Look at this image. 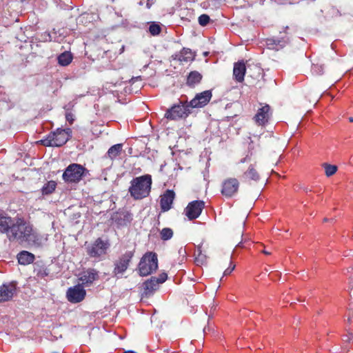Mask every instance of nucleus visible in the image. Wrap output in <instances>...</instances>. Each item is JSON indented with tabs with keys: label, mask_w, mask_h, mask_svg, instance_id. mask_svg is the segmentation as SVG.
I'll return each mask as SVG.
<instances>
[{
	"label": "nucleus",
	"mask_w": 353,
	"mask_h": 353,
	"mask_svg": "<svg viewBox=\"0 0 353 353\" xmlns=\"http://www.w3.org/2000/svg\"><path fill=\"white\" fill-rule=\"evenodd\" d=\"M7 235L10 241L19 240L34 245L39 243V238L36 233L33 232L32 228L21 220L17 221L16 223H11Z\"/></svg>",
	"instance_id": "f257e3e1"
},
{
	"label": "nucleus",
	"mask_w": 353,
	"mask_h": 353,
	"mask_svg": "<svg viewBox=\"0 0 353 353\" xmlns=\"http://www.w3.org/2000/svg\"><path fill=\"white\" fill-rule=\"evenodd\" d=\"M152 185V179L150 174L136 176L130 183L128 192L133 199L141 200L150 195Z\"/></svg>",
	"instance_id": "f03ea898"
},
{
	"label": "nucleus",
	"mask_w": 353,
	"mask_h": 353,
	"mask_svg": "<svg viewBox=\"0 0 353 353\" xmlns=\"http://www.w3.org/2000/svg\"><path fill=\"white\" fill-rule=\"evenodd\" d=\"M192 109L185 96L184 98L181 97L176 103L165 111L164 118L171 121L185 119L191 113Z\"/></svg>",
	"instance_id": "7ed1b4c3"
},
{
	"label": "nucleus",
	"mask_w": 353,
	"mask_h": 353,
	"mask_svg": "<svg viewBox=\"0 0 353 353\" xmlns=\"http://www.w3.org/2000/svg\"><path fill=\"white\" fill-rule=\"evenodd\" d=\"M71 137L72 130L70 128H57L56 131L49 133L40 142L46 147H61L65 144Z\"/></svg>",
	"instance_id": "20e7f679"
},
{
	"label": "nucleus",
	"mask_w": 353,
	"mask_h": 353,
	"mask_svg": "<svg viewBox=\"0 0 353 353\" xmlns=\"http://www.w3.org/2000/svg\"><path fill=\"white\" fill-rule=\"evenodd\" d=\"M89 171L82 165L73 163L65 169L62 179L68 184L79 183L85 177Z\"/></svg>",
	"instance_id": "39448f33"
},
{
	"label": "nucleus",
	"mask_w": 353,
	"mask_h": 353,
	"mask_svg": "<svg viewBox=\"0 0 353 353\" xmlns=\"http://www.w3.org/2000/svg\"><path fill=\"white\" fill-rule=\"evenodd\" d=\"M157 268V254L155 252H148L141 257L137 269L140 276H146L156 271Z\"/></svg>",
	"instance_id": "423d86ee"
},
{
	"label": "nucleus",
	"mask_w": 353,
	"mask_h": 353,
	"mask_svg": "<svg viewBox=\"0 0 353 353\" xmlns=\"http://www.w3.org/2000/svg\"><path fill=\"white\" fill-rule=\"evenodd\" d=\"M110 246L108 240L98 238L92 243L88 245L85 250L90 257L101 260L107 254Z\"/></svg>",
	"instance_id": "0eeeda50"
},
{
	"label": "nucleus",
	"mask_w": 353,
	"mask_h": 353,
	"mask_svg": "<svg viewBox=\"0 0 353 353\" xmlns=\"http://www.w3.org/2000/svg\"><path fill=\"white\" fill-rule=\"evenodd\" d=\"M134 255V250L126 251L121 255L114 263V270L112 273L117 278H120L121 275L128 270L130 263Z\"/></svg>",
	"instance_id": "6e6552de"
},
{
	"label": "nucleus",
	"mask_w": 353,
	"mask_h": 353,
	"mask_svg": "<svg viewBox=\"0 0 353 353\" xmlns=\"http://www.w3.org/2000/svg\"><path fill=\"white\" fill-rule=\"evenodd\" d=\"M168 279V274L163 272L158 277L152 276L143 283L142 296L149 297L158 290L159 285L164 283Z\"/></svg>",
	"instance_id": "1a4fd4ad"
},
{
	"label": "nucleus",
	"mask_w": 353,
	"mask_h": 353,
	"mask_svg": "<svg viewBox=\"0 0 353 353\" xmlns=\"http://www.w3.org/2000/svg\"><path fill=\"white\" fill-rule=\"evenodd\" d=\"M239 188V182L236 178L225 179L221 184V193L227 199L236 196Z\"/></svg>",
	"instance_id": "9d476101"
},
{
	"label": "nucleus",
	"mask_w": 353,
	"mask_h": 353,
	"mask_svg": "<svg viewBox=\"0 0 353 353\" xmlns=\"http://www.w3.org/2000/svg\"><path fill=\"white\" fill-rule=\"evenodd\" d=\"M272 116V110L271 107L268 104H265L259 108L253 119L258 125L265 126L270 122Z\"/></svg>",
	"instance_id": "9b49d317"
},
{
	"label": "nucleus",
	"mask_w": 353,
	"mask_h": 353,
	"mask_svg": "<svg viewBox=\"0 0 353 353\" xmlns=\"http://www.w3.org/2000/svg\"><path fill=\"white\" fill-rule=\"evenodd\" d=\"M205 207V202L201 200L193 201L185 208V214L189 220L198 218Z\"/></svg>",
	"instance_id": "f8f14e48"
},
{
	"label": "nucleus",
	"mask_w": 353,
	"mask_h": 353,
	"mask_svg": "<svg viewBox=\"0 0 353 353\" xmlns=\"http://www.w3.org/2000/svg\"><path fill=\"white\" fill-rule=\"evenodd\" d=\"M86 295V291L81 284L69 288L66 292V296L70 303H77L82 301Z\"/></svg>",
	"instance_id": "ddd939ff"
},
{
	"label": "nucleus",
	"mask_w": 353,
	"mask_h": 353,
	"mask_svg": "<svg viewBox=\"0 0 353 353\" xmlns=\"http://www.w3.org/2000/svg\"><path fill=\"white\" fill-rule=\"evenodd\" d=\"M17 293L15 282L3 283L0 286V303L10 301Z\"/></svg>",
	"instance_id": "4468645a"
},
{
	"label": "nucleus",
	"mask_w": 353,
	"mask_h": 353,
	"mask_svg": "<svg viewBox=\"0 0 353 353\" xmlns=\"http://www.w3.org/2000/svg\"><path fill=\"white\" fill-rule=\"evenodd\" d=\"M212 97L211 90H205L196 94L194 98L189 102L190 105L192 108H203L210 102Z\"/></svg>",
	"instance_id": "2eb2a0df"
},
{
	"label": "nucleus",
	"mask_w": 353,
	"mask_h": 353,
	"mask_svg": "<svg viewBox=\"0 0 353 353\" xmlns=\"http://www.w3.org/2000/svg\"><path fill=\"white\" fill-rule=\"evenodd\" d=\"M99 271L94 268H88L84 270L80 275L79 280L83 286L90 287L95 281L99 279Z\"/></svg>",
	"instance_id": "dca6fc26"
},
{
	"label": "nucleus",
	"mask_w": 353,
	"mask_h": 353,
	"mask_svg": "<svg viewBox=\"0 0 353 353\" xmlns=\"http://www.w3.org/2000/svg\"><path fill=\"white\" fill-rule=\"evenodd\" d=\"M265 43L269 49L278 51L283 49L290 43V39L286 35L281 37L268 38Z\"/></svg>",
	"instance_id": "f3484780"
},
{
	"label": "nucleus",
	"mask_w": 353,
	"mask_h": 353,
	"mask_svg": "<svg viewBox=\"0 0 353 353\" xmlns=\"http://www.w3.org/2000/svg\"><path fill=\"white\" fill-rule=\"evenodd\" d=\"M175 193L172 190H167L163 195L161 196L160 205L162 211H168L172 208L174 199Z\"/></svg>",
	"instance_id": "a211bd4d"
},
{
	"label": "nucleus",
	"mask_w": 353,
	"mask_h": 353,
	"mask_svg": "<svg viewBox=\"0 0 353 353\" xmlns=\"http://www.w3.org/2000/svg\"><path fill=\"white\" fill-rule=\"evenodd\" d=\"M246 72L245 64L243 61H239L234 64L233 77L236 81L241 83L244 81Z\"/></svg>",
	"instance_id": "6ab92c4d"
},
{
	"label": "nucleus",
	"mask_w": 353,
	"mask_h": 353,
	"mask_svg": "<svg viewBox=\"0 0 353 353\" xmlns=\"http://www.w3.org/2000/svg\"><path fill=\"white\" fill-rule=\"evenodd\" d=\"M12 223V218L4 211L0 210V233L4 234L9 232Z\"/></svg>",
	"instance_id": "aec40b11"
},
{
	"label": "nucleus",
	"mask_w": 353,
	"mask_h": 353,
	"mask_svg": "<svg viewBox=\"0 0 353 353\" xmlns=\"http://www.w3.org/2000/svg\"><path fill=\"white\" fill-rule=\"evenodd\" d=\"M202 78V74L198 71H191L187 76L186 85L190 88H194L201 83Z\"/></svg>",
	"instance_id": "412c9836"
},
{
	"label": "nucleus",
	"mask_w": 353,
	"mask_h": 353,
	"mask_svg": "<svg viewBox=\"0 0 353 353\" xmlns=\"http://www.w3.org/2000/svg\"><path fill=\"white\" fill-rule=\"evenodd\" d=\"M35 259L33 254L28 251H21L17 254V260L19 264L26 265L32 263Z\"/></svg>",
	"instance_id": "4be33fe9"
},
{
	"label": "nucleus",
	"mask_w": 353,
	"mask_h": 353,
	"mask_svg": "<svg viewBox=\"0 0 353 353\" xmlns=\"http://www.w3.org/2000/svg\"><path fill=\"white\" fill-rule=\"evenodd\" d=\"M243 176L245 179L252 180L254 181H258L260 179L259 173L252 164L250 165L248 170L243 173Z\"/></svg>",
	"instance_id": "5701e85b"
},
{
	"label": "nucleus",
	"mask_w": 353,
	"mask_h": 353,
	"mask_svg": "<svg viewBox=\"0 0 353 353\" xmlns=\"http://www.w3.org/2000/svg\"><path fill=\"white\" fill-rule=\"evenodd\" d=\"M123 145L121 143L115 144L111 146L106 154L105 157L110 158V159H114L117 157L122 151Z\"/></svg>",
	"instance_id": "b1692460"
},
{
	"label": "nucleus",
	"mask_w": 353,
	"mask_h": 353,
	"mask_svg": "<svg viewBox=\"0 0 353 353\" xmlns=\"http://www.w3.org/2000/svg\"><path fill=\"white\" fill-rule=\"evenodd\" d=\"M175 59L181 62H188L193 59V54L190 49L183 48L179 54L176 55Z\"/></svg>",
	"instance_id": "393cba45"
},
{
	"label": "nucleus",
	"mask_w": 353,
	"mask_h": 353,
	"mask_svg": "<svg viewBox=\"0 0 353 353\" xmlns=\"http://www.w3.org/2000/svg\"><path fill=\"white\" fill-rule=\"evenodd\" d=\"M73 57L70 52L65 51L57 57L58 63L61 66L68 65L72 61Z\"/></svg>",
	"instance_id": "a878e982"
},
{
	"label": "nucleus",
	"mask_w": 353,
	"mask_h": 353,
	"mask_svg": "<svg viewBox=\"0 0 353 353\" xmlns=\"http://www.w3.org/2000/svg\"><path fill=\"white\" fill-rule=\"evenodd\" d=\"M57 183L54 181H49L43 185L41 191L43 195H48L54 192Z\"/></svg>",
	"instance_id": "bb28decb"
},
{
	"label": "nucleus",
	"mask_w": 353,
	"mask_h": 353,
	"mask_svg": "<svg viewBox=\"0 0 353 353\" xmlns=\"http://www.w3.org/2000/svg\"><path fill=\"white\" fill-rule=\"evenodd\" d=\"M325 169V175L328 177L334 175L337 171V166L324 163L322 165Z\"/></svg>",
	"instance_id": "cd10ccee"
},
{
	"label": "nucleus",
	"mask_w": 353,
	"mask_h": 353,
	"mask_svg": "<svg viewBox=\"0 0 353 353\" xmlns=\"http://www.w3.org/2000/svg\"><path fill=\"white\" fill-rule=\"evenodd\" d=\"M160 236L163 241H168L173 236V231L170 228H164L160 232Z\"/></svg>",
	"instance_id": "c85d7f7f"
},
{
	"label": "nucleus",
	"mask_w": 353,
	"mask_h": 353,
	"mask_svg": "<svg viewBox=\"0 0 353 353\" xmlns=\"http://www.w3.org/2000/svg\"><path fill=\"white\" fill-rule=\"evenodd\" d=\"M161 30V28L160 26L154 22H152L149 26V32L153 36L158 35Z\"/></svg>",
	"instance_id": "c756f323"
},
{
	"label": "nucleus",
	"mask_w": 353,
	"mask_h": 353,
	"mask_svg": "<svg viewBox=\"0 0 353 353\" xmlns=\"http://www.w3.org/2000/svg\"><path fill=\"white\" fill-rule=\"evenodd\" d=\"M71 106L72 105H71L70 103L64 106V109L66 110L65 119L67 121H68L70 123V124H72V123L74 121V114L71 112H69V110Z\"/></svg>",
	"instance_id": "7c9ffc66"
},
{
	"label": "nucleus",
	"mask_w": 353,
	"mask_h": 353,
	"mask_svg": "<svg viewBox=\"0 0 353 353\" xmlns=\"http://www.w3.org/2000/svg\"><path fill=\"white\" fill-rule=\"evenodd\" d=\"M61 29L56 30L53 28L50 32L51 36H54L58 39V41H53L54 42L61 43L63 40L65 36L61 32Z\"/></svg>",
	"instance_id": "2f4dec72"
},
{
	"label": "nucleus",
	"mask_w": 353,
	"mask_h": 353,
	"mask_svg": "<svg viewBox=\"0 0 353 353\" xmlns=\"http://www.w3.org/2000/svg\"><path fill=\"white\" fill-rule=\"evenodd\" d=\"M210 21V18L209 15H208L206 14H203L199 17L198 22L201 26H203V27L206 26L207 25L209 24Z\"/></svg>",
	"instance_id": "473e14b6"
},
{
	"label": "nucleus",
	"mask_w": 353,
	"mask_h": 353,
	"mask_svg": "<svg viewBox=\"0 0 353 353\" xmlns=\"http://www.w3.org/2000/svg\"><path fill=\"white\" fill-rule=\"evenodd\" d=\"M41 39L45 42H50L52 41H58V39L54 37L51 36L50 32H45L41 35Z\"/></svg>",
	"instance_id": "72a5a7b5"
},
{
	"label": "nucleus",
	"mask_w": 353,
	"mask_h": 353,
	"mask_svg": "<svg viewBox=\"0 0 353 353\" xmlns=\"http://www.w3.org/2000/svg\"><path fill=\"white\" fill-rule=\"evenodd\" d=\"M37 272V276L40 279H43L48 275V272L45 268H40L39 269L35 270Z\"/></svg>",
	"instance_id": "f704fd0d"
},
{
	"label": "nucleus",
	"mask_w": 353,
	"mask_h": 353,
	"mask_svg": "<svg viewBox=\"0 0 353 353\" xmlns=\"http://www.w3.org/2000/svg\"><path fill=\"white\" fill-rule=\"evenodd\" d=\"M353 339V334L348 332L347 334H343L342 336V341L344 343H350Z\"/></svg>",
	"instance_id": "c9c22d12"
},
{
	"label": "nucleus",
	"mask_w": 353,
	"mask_h": 353,
	"mask_svg": "<svg viewBox=\"0 0 353 353\" xmlns=\"http://www.w3.org/2000/svg\"><path fill=\"white\" fill-rule=\"evenodd\" d=\"M235 265L230 263V266L224 271L223 275L228 276L230 275L232 271L234 270Z\"/></svg>",
	"instance_id": "e433bc0d"
},
{
	"label": "nucleus",
	"mask_w": 353,
	"mask_h": 353,
	"mask_svg": "<svg viewBox=\"0 0 353 353\" xmlns=\"http://www.w3.org/2000/svg\"><path fill=\"white\" fill-rule=\"evenodd\" d=\"M155 3V0H147L146 8L150 9L151 6Z\"/></svg>",
	"instance_id": "4c0bfd02"
},
{
	"label": "nucleus",
	"mask_w": 353,
	"mask_h": 353,
	"mask_svg": "<svg viewBox=\"0 0 353 353\" xmlns=\"http://www.w3.org/2000/svg\"><path fill=\"white\" fill-rule=\"evenodd\" d=\"M349 293L351 297H353V280L350 283Z\"/></svg>",
	"instance_id": "58836bf2"
},
{
	"label": "nucleus",
	"mask_w": 353,
	"mask_h": 353,
	"mask_svg": "<svg viewBox=\"0 0 353 353\" xmlns=\"http://www.w3.org/2000/svg\"><path fill=\"white\" fill-rule=\"evenodd\" d=\"M179 254L180 255H183V256H184V255L186 254L185 249V248H181L179 250Z\"/></svg>",
	"instance_id": "ea45409f"
},
{
	"label": "nucleus",
	"mask_w": 353,
	"mask_h": 353,
	"mask_svg": "<svg viewBox=\"0 0 353 353\" xmlns=\"http://www.w3.org/2000/svg\"><path fill=\"white\" fill-rule=\"evenodd\" d=\"M249 160H250V158H249L248 156H247L246 157L241 159L240 163H245V162H246V161H248Z\"/></svg>",
	"instance_id": "a19ab883"
},
{
	"label": "nucleus",
	"mask_w": 353,
	"mask_h": 353,
	"mask_svg": "<svg viewBox=\"0 0 353 353\" xmlns=\"http://www.w3.org/2000/svg\"><path fill=\"white\" fill-rule=\"evenodd\" d=\"M262 253H263L264 254H266V255H270L271 254L270 252H268L266 250L263 249V250H260Z\"/></svg>",
	"instance_id": "79ce46f5"
},
{
	"label": "nucleus",
	"mask_w": 353,
	"mask_h": 353,
	"mask_svg": "<svg viewBox=\"0 0 353 353\" xmlns=\"http://www.w3.org/2000/svg\"><path fill=\"white\" fill-rule=\"evenodd\" d=\"M237 247H240V248H245V246L244 245V243L243 242H240L238 245H237Z\"/></svg>",
	"instance_id": "37998d69"
},
{
	"label": "nucleus",
	"mask_w": 353,
	"mask_h": 353,
	"mask_svg": "<svg viewBox=\"0 0 353 353\" xmlns=\"http://www.w3.org/2000/svg\"><path fill=\"white\" fill-rule=\"evenodd\" d=\"M263 244H258L257 249H258L259 250H260L259 247H263Z\"/></svg>",
	"instance_id": "c03bdc74"
},
{
	"label": "nucleus",
	"mask_w": 353,
	"mask_h": 353,
	"mask_svg": "<svg viewBox=\"0 0 353 353\" xmlns=\"http://www.w3.org/2000/svg\"><path fill=\"white\" fill-rule=\"evenodd\" d=\"M139 4L140 6H143V5L144 4L143 1H139Z\"/></svg>",
	"instance_id": "a18cd8bd"
},
{
	"label": "nucleus",
	"mask_w": 353,
	"mask_h": 353,
	"mask_svg": "<svg viewBox=\"0 0 353 353\" xmlns=\"http://www.w3.org/2000/svg\"><path fill=\"white\" fill-rule=\"evenodd\" d=\"M349 121H350V122H353V117H350V118H349Z\"/></svg>",
	"instance_id": "49530a36"
},
{
	"label": "nucleus",
	"mask_w": 353,
	"mask_h": 353,
	"mask_svg": "<svg viewBox=\"0 0 353 353\" xmlns=\"http://www.w3.org/2000/svg\"><path fill=\"white\" fill-rule=\"evenodd\" d=\"M309 191H310V190H308V188H306L305 189V192L306 193H307Z\"/></svg>",
	"instance_id": "de8ad7c7"
},
{
	"label": "nucleus",
	"mask_w": 353,
	"mask_h": 353,
	"mask_svg": "<svg viewBox=\"0 0 353 353\" xmlns=\"http://www.w3.org/2000/svg\"><path fill=\"white\" fill-rule=\"evenodd\" d=\"M323 221H324V222H327V221H328V219L325 218V219H323Z\"/></svg>",
	"instance_id": "09e8293b"
},
{
	"label": "nucleus",
	"mask_w": 353,
	"mask_h": 353,
	"mask_svg": "<svg viewBox=\"0 0 353 353\" xmlns=\"http://www.w3.org/2000/svg\"><path fill=\"white\" fill-rule=\"evenodd\" d=\"M347 321H348V322H350V321H351L350 316H349V317H348V319H347Z\"/></svg>",
	"instance_id": "8fccbe9b"
},
{
	"label": "nucleus",
	"mask_w": 353,
	"mask_h": 353,
	"mask_svg": "<svg viewBox=\"0 0 353 353\" xmlns=\"http://www.w3.org/2000/svg\"><path fill=\"white\" fill-rule=\"evenodd\" d=\"M198 251H199V252H201V248H198Z\"/></svg>",
	"instance_id": "3c124183"
},
{
	"label": "nucleus",
	"mask_w": 353,
	"mask_h": 353,
	"mask_svg": "<svg viewBox=\"0 0 353 353\" xmlns=\"http://www.w3.org/2000/svg\"><path fill=\"white\" fill-rule=\"evenodd\" d=\"M285 2L288 1L289 0H284Z\"/></svg>",
	"instance_id": "603ef678"
},
{
	"label": "nucleus",
	"mask_w": 353,
	"mask_h": 353,
	"mask_svg": "<svg viewBox=\"0 0 353 353\" xmlns=\"http://www.w3.org/2000/svg\"><path fill=\"white\" fill-rule=\"evenodd\" d=\"M52 353H59V352H52Z\"/></svg>",
	"instance_id": "864d4df0"
}]
</instances>
